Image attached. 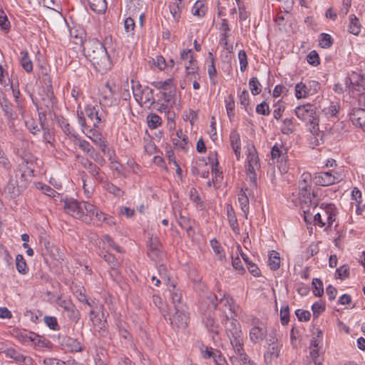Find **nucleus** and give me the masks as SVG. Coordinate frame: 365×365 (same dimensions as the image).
I'll return each instance as SVG.
<instances>
[{
  "label": "nucleus",
  "instance_id": "1",
  "mask_svg": "<svg viewBox=\"0 0 365 365\" xmlns=\"http://www.w3.org/2000/svg\"><path fill=\"white\" fill-rule=\"evenodd\" d=\"M28 170V173L33 174L34 170L29 169L26 165H19L18 168L13 172L8 173L9 180L5 187V192L9 195L10 197L14 198L19 196L22 189L26 187V182L24 180L26 170L24 168Z\"/></svg>",
  "mask_w": 365,
  "mask_h": 365
},
{
  "label": "nucleus",
  "instance_id": "2",
  "mask_svg": "<svg viewBox=\"0 0 365 365\" xmlns=\"http://www.w3.org/2000/svg\"><path fill=\"white\" fill-rule=\"evenodd\" d=\"M334 207L331 204L327 205L325 207H320L319 211L311 210L310 208L304 210V220L306 222L314 220L315 225L323 227L326 225L330 227L335 221Z\"/></svg>",
  "mask_w": 365,
  "mask_h": 365
},
{
  "label": "nucleus",
  "instance_id": "3",
  "mask_svg": "<svg viewBox=\"0 0 365 365\" xmlns=\"http://www.w3.org/2000/svg\"><path fill=\"white\" fill-rule=\"evenodd\" d=\"M296 115L307 122L309 125V130L314 135V145H318L317 137L320 135V130L319 128V118L317 115L316 108L313 105L306 104L299 106L295 109Z\"/></svg>",
  "mask_w": 365,
  "mask_h": 365
},
{
  "label": "nucleus",
  "instance_id": "4",
  "mask_svg": "<svg viewBox=\"0 0 365 365\" xmlns=\"http://www.w3.org/2000/svg\"><path fill=\"white\" fill-rule=\"evenodd\" d=\"M63 208L65 211L76 219L84 220L91 212V204L88 202H78L73 198L66 199L64 201Z\"/></svg>",
  "mask_w": 365,
  "mask_h": 365
},
{
  "label": "nucleus",
  "instance_id": "5",
  "mask_svg": "<svg viewBox=\"0 0 365 365\" xmlns=\"http://www.w3.org/2000/svg\"><path fill=\"white\" fill-rule=\"evenodd\" d=\"M170 324L178 329L184 330L187 327L189 314L187 307L184 304L176 305L173 310L168 311Z\"/></svg>",
  "mask_w": 365,
  "mask_h": 365
},
{
  "label": "nucleus",
  "instance_id": "6",
  "mask_svg": "<svg viewBox=\"0 0 365 365\" xmlns=\"http://www.w3.org/2000/svg\"><path fill=\"white\" fill-rule=\"evenodd\" d=\"M247 175L250 179L252 185L255 187L257 185V174L256 171L260 168L259 160L255 148L253 145L247 147Z\"/></svg>",
  "mask_w": 365,
  "mask_h": 365
},
{
  "label": "nucleus",
  "instance_id": "7",
  "mask_svg": "<svg viewBox=\"0 0 365 365\" xmlns=\"http://www.w3.org/2000/svg\"><path fill=\"white\" fill-rule=\"evenodd\" d=\"M272 163L277 164L279 171L286 173L288 171L287 149L282 145H274L271 150Z\"/></svg>",
  "mask_w": 365,
  "mask_h": 365
},
{
  "label": "nucleus",
  "instance_id": "8",
  "mask_svg": "<svg viewBox=\"0 0 365 365\" xmlns=\"http://www.w3.org/2000/svg\"><path fill=\"white\" fill-rule=\"evenodd\" d=\"M97 51H93V52H97L99 56L93 57L95 60V62H93V65L95 66L97 72L103 74L111 68V62L108 55L106 47H97Z\"/></svg>",
  "mask_w": 365,
  "mask_h": 365
},
{
  "label": "nucleus",
  "instance_id": "9",
  "mask_svg": "<svg viewBox=\"0 0 365 365\" xmlns=\"http://www.w3.org/2000/svg\"><path fill=\"white\" fill-rule=\"evenodd\" d=\"M133 92L135 100L141 105H152L155 103L153 91L148 87L142 88L140 85L133 86Z\"/></svg>",
  "mask_w": 365,
  "mask_h": 365
},
{
  "label": "nucleus",
  "instance_id": "10",
  "mask_svg": "<svg viewBox=\"0 0 365 365\" xmlns=\"http://www.w3.org/2000/svg\"><path fill=\"white\" fill-rule=\"evenodd\" d=\"M226 333L232 345L243 342L241 327L236 319H231L227 324Z\"/></svg>",
  "mask_w": 365,
  "mask_h": 365
},
{
  "label": "nucleus",
  "instance_id": "11",
  "mask_svg": "<svg viewBox=\"0 0 365 365\" xmlns=\"http://www.w3.org/2000/svg\"><path fill=\"white\" fill-rule=\"evenodd\" d=\"M252 324L253 327L250 331V339L255 344L263 341L267 334L266 326L258 319L254 318Z\"/></svg>",
  "mask_w": 365,
  "mask_h": 365
},
{
  "label": "nucleus",
  "instance_id": "12",
  "mask_svg": "<svg viewBox=\"0 0 365 365\" xmlns=\"http://www.w3.org/2000/svg\"><path fill=\"white\" fill-rule=\"evenodd\" d=\"M234 354L230 356L232 365H247L251 361L244 349L243 342L232 345Z\"/></svg>",
  "mask_w": 365,
  "mask_h": 365
},
{
  "label": "nucleus",
  "instance_id": "13",
  "mask_svg": "<svg viewBox=\"0 0 365 365\" xmlns=\"http://www.w3.org/2000/svg\"><path fill=\"white\" fill-rule=\"evenodd\" d=\"M299 202L301 208L304 212V210L310 208L311 210L314 211L317 209L318 202L314 192L311 193L309 190L305 191H300L299 192Z\"/></svg>",
  "mask_w": 365,
  "mask_h": 365
},
{
  "label": "nucleus",
  "instance_id": "14",
  "mask_svg": "<svg viewBox=\"0 0 365 365\" xmlns=\"http://www.w3.org/2000/svg\"><path fill=\"white\" fill-rule=\"evenodd\" d=\"M0 106L7 120L9 127L12 128L14 125V120L17 119V114L14 110V106L7 98H3L0 100Z\"/></svg>",
  "mask_w": 365,
  "mask_h": 365
},
{
  "label": "nucleus",
  "instance_id": "15",
  "mask_svg": "<svg viewBox=\"0 0 365 365\" xmlns=\"http://www.w3.org/2000/svg\"><path fill=\"white\" fill-rule=\"evenodd\" d=\"M345 83L349 88L358 92L365 91V78L356 72H352L350 76L345 79Z\"/></svg>",
  "mask_w": 365,
  "mask_h": 365
},
{
  "label": "nucleus",
  "instance_id": "16",
  "mask_svg": "<svg viewBox=\"0 0 365 365\" xmlns=\"http://www.w3.org/2000/svg\"><path fill=\"white\" fill-rule=\"evenodd\" d=\"M20 336L24 343L31 341L40 347H48L50 344L48 340L34 332L21 333Z\"/></svg>",
  "mask_w": 365,
  "mask_h": 365
},
{
  "label": "nucleus",
  "instance_id": "17",
  "mask_svg": "<svg viewBox=\"0 0 365 365\" xmlns=\"http://www.w3.org/2000/svg\"><path fill=\"white\" fill-rule=\"evenodd\" d=\"M93 143L98 148L103 155L110 158L111 153L108 147L107 140L103 137L102 134L98 131L93 132Z\"/></svg>",
  "mask_w": 365,
  "mask_h": 365
},
{
  "label": "nucleus",
  "instance_id": "18",
  "mask_svg": "<svg viewBox=\"0 0 365 365\" xmlns=\"http://www.w3.org/2000/svg\"><path fill=\"white\" fill-rule=\"evenodd\" d=\"M6 357L12 359L16 363L22 365H31L32 359L29 356H24L13 348H7L5 351Z\"/></svg>",
  "mask_w": 365,
  "mask_h": 365
},
{
  "label": "nucleus",
  "instance_id": "19",
  "mask_svg": "<svg viewBox=\"0 0 365 365\" xmlns=\"http://www.w3.org/2000/svg\"><path fill=\"white\" fill-rule=\"evenodd\" d=\"M316 183L322 186H329L339 181L338 177L332 175L331 172H322L315 177Z\"/></svg>",
  "mask_w": 365,
  "mask_h": 365
},
{
  "label": "nucleus",
  "instance_id": "20",
  "mask_svg": "<svg viewBox=\"0 0 365 365\" xmlns=\"http://www.w3.org/2000/svg\"><path fill=\"white\" fill-rule=\"evenodd\" d=\"M100 104L104 107L113 104V93L108 83H106L101 89L99 98Z\"/></svg>",
  "mask_w": 365,
  "mask_h": 365
},
{
  "label": "nucleus",
  "instance_id": "21",
  "mask_svg": "<svg viewBox=\"0 0 365 365\" xmlns=\"http://www.w3.org/2000/svg\"><path fill=\"white\" fill-rule=\"evenodd\" d=\"M351 122L365 131V109L357 108L352 111L350 115Z\"/></svg>",
  "mask_w": 365,
  "mask_h": 365
},
{
  "label": "nucleus",
  "instance_id": "22",
  "mask_svg": "<svg viewBox=\"0 0 365 365\" xmlns=\"http://www.w3.org/2000/svg\"><path fill=\"white\" fill-rule=\"evenodd\" d=\"M186 71V78L191 81L192 78L199 76L198 66L195 58L183 63Z\"/></svg>",
  "mask_w": 365,
  "mask_h": 365
},
{
  "label": "nucleus",
  "instance_id": "23",
  "mask_svg": "<svg viewBox=\"0 0 365 365\" xmlns=\"http://www.w3.org/2000/svg\"><path fill=\"white\" fill-rule=\"evenodd\" d=\"M59 306L67 312L68 317L74 322L78 319V312L76 309L75 306L70 300H61Z\"/></svg>",
  "mask_w": 365,
  "mask_h": 365
},
{
  "label": "nucleus",
  "instance_id": "24",
  "mask_svg": "<svg viewBox=\"0 0 365 365\" xmlns=\"http://www.w3.org/2000/svg\"><path fill=\"white\" fill-rule=\"evenodd\" d=\"M167 286L174 307H175L176 305L182 304L181 302L182 293L180 289L176 287V284L173 282Z\"/></svg>",
  "mask_w": 365,
  "mask_h": 365
},
{
  "label": "nucleus",
  "instance_id": "25",
  "mask_svg": "<svg viewBox=\"0 0 365 365\" xmlns=\"http://www.w3.org/2000/svg\"><path fill=\"white\" fill-rule=\"evenodd\" d=\"M71 43L76 46H83L86 34L82 29L73 28L70 30Z\"/></svg>",
  "mask_w": 365,
  "mask_h": 365
},
{
  "label": "nucleus",
  "instance_id": "26",
  "mask_svg": "<svg viewBox=\"0 0 365 365\" xmlns=\"http://www.w3.org/2000/svg\"><path fill=\"white\" fill-rule=\"evenodd\" d=\"M237 1L238 4V10H239V18H240V24L242 30H247L250 28V13L245 10L244 6H242L239 3V0Z\"/></svg>",
  "mask_w": 365,
  "mask_h": 365
},
{
  "label": "nucleus",
  "instance_id": "27",
  "mask_svg": "<svg viewBox=\"0 0 365 365\" xmlns=\"http://www.w3.org/2000/svg\"><path fill=\"white\" fill-rule=\"evenodd\" d=\"M148 253L150 257L152 258L153 259L158 258L160 254V247H161L159 240L157 238H150L148 242Z\"/></svg>",
  "mask_w": 365,
  "mask_h": 365
},
{
  "label": "nucleus",
  "instance_id": "28",
  "mask_svg": "<svg viewBox=\"0 0 365 365\" xmlns=\"http://www.w3.org/2000/svg\"><path fill=\"white\" fill-rule=\"evenodd\" d=\"M230 140L231 147L235 154V156L237 159L239 160L240 157L241 149L240 136L239 133L235 130L232 131L230 133Z\"/></svg>",
  "mask_w": 365,
  "mask_h": 365
},
{
  "label": "nucleus",
  "instance_id": "29",
  "mask_svg": "<svg viewBox=\"0 0 365 365\" xmlns=\"http://www.w3.org/2000/svg\"><path fill=\"white\" fill-rule=\"evenodd\" d=\"M219 302L220 303H222L225 307H228L232 314V317L237 314L240 307L238 305L235 304L234 299L232 297L224 295L223 297L220 299Z\"/></svg>",
  "mask_w": 365,
  "mask_h": 365
},
{
  "label": "nucleus",
  "instance_id": "30",
  "mask_svg": "<svg viewBox=\"0 0 365 365\" xmlns=\"http://www.w3.org/2000/svg\"><path fill=\"white\" fill-rule=\"evenodd\" d=\"M41 128L43 130V142L46 144H49L52 147H54V132L52 130H51L48 127L45 126L43 123H41Z\"/></svg>",
  "mask_w": 365,
  "mask_h": 365
},
{
  "label": "nucleus",
  "instance_id": "31",
  "mask_svg": "<svg viewBox=\"0 0 365 365\" xmlns=\"http://www.w3.org/2000/svg\"><path fill=\"white\" fill-rule=\"evenodd\" d=\"M227 218H228L230 225L231 226V227L232 228L233 231L235 233H238L239 227H238L237 220L235 217L234 210H233L232 207L230 205H228L227 206Z\"/></svg>",
  "mask_w": 365,
  "mask_h": 365
},
{
  "label": "nucleus",
  "instance_id": "32",
  "mask_svg": "<svg viewBox=\"0 0 365 365\" xmlns=\"http://www.w3.org/2000/svg\"><path fill=\"white\" fill-rule=\"evenodd\" d=\"M58 123L66 135L76 138L73 128L70 125L66 119L63 117L58 118Z\"/></svg>",
  "mask_w": 365,
  "mask_h": 365
},
{
  "label": "nucleus",
  "instance_id": "33",
  "mask_svg": "<svg viewBox=\"0 0 365 365\" xmlns=\"http://www.w3.org/2000/svg\"><path fill=\"white\" fill-rule=\"evenodd\" d=\"M16 267L17 271L22 274L29 272V267L22 255H17L16 257Z\"/></svg>",
  "mask_w": 365,
  "mask_h": 365
},
{
  "label": "nucleus",
  "instance_id": "34",
  "mask_svg": "<svg viewBox=\"0 0 365 365\" xmlns=\"http://www.w3.org/2000/svg\"><path fill=\"white\" fill-rule=\"evenodd\" d=\"M21 64L23 68L27 72L30 73L33 71V63L31 60L29 58V53L26 51H23L21 52Z\"/></svg>",
  "mask_w": 365,
  "mask_h": 365
},
{
  "label": "nucleus",
  "instance_id": "35",
  "mask_svg": "<svg viewBox=\"0 0 365 365\" xmlns=\"http://www.w3.org/2000/svg\"><path fill=\"white\" fill-rule=\"evenodd\" d=\"M207 9L203 1H197L192 9V14L198 17L205 15Z\"/></svg>",
  "mask_w": 365,
  "mask_h": 365
},
{
  "label": "nucleus",
  "instance_id": "36",
  "mask_svg": "<svg viewBox=\"0 0 365 365\" xmlns=\"http://www.w3.org/2000/svg\"><path fill=\"white\" fill-rule=\"evenodd\" d=\"M269 266L273 269H277L280 266V257L279 254L274 250H272L269 255Z\"/></svg>",
  "mask_w": 365,
  "mask_h": 365
},
{
  "label": "nucleus",
  "instance_id": "37",
  "mask_svg": "<svg viewBox=\"0 0 365 365\" xmlns=\"http://www.w3.org/2000/svg\"><path fill=\"white\" fill-rule=\"evenodd\" d=\"M279 355V348L278 345L273 346L264 354V361L267 364L271 363L274 358H277Z\"/></svg>",
  "mask_w": 365,
  "mask_h": 365
},
{
  "label": "nucleus",
  "instance_id": "38",
  "mask_svg": "<svg viewBox=\"0 0 365 365\" xmlns=\"http://www.w3.org/2000/svg\"><path fill=\"white\" fill-rule=\"evenodd\" d=\"M93 110H95V119L96 120L94 123V126L98 128H102L104 125L103 123L106 121V113L103 110H96L95 107H93Z\"/></svg>",
  "mask_w": 365,
  "mask_h": 365
},
{
  "label": "nucleus",
  "instance_id": "39",
  "mask_svg": "<svg viewBox=\"0 0 365 365\" xmlns=\"http://www.w3.org/2000/svg\"><path fill=\"white\" fill-rule=\"evenodd\" d=\"M238 202L241 206L242 210L246 213L249 210V199L244 190H241L238 194Z\"/></svg>",
  "mask_w": 365,
  "mask_h": 365
},
{
  "label": "nucleus",
  "instance_id": "40",
  "mask_svg": "<svg viewBox=\"0 0 365 365\" xmlns=\"http://www.w3.org/2000/svg\"><path fill=\"white\" fill-rule=\"evenodd\" d=\"M66 346L68 348V349L70 351H80L82 349V346L77 340L72 339V338H68L66 341Z\"/></svg>",
  "mask_w": 365,
  "mask_h": 365
},
{
  "label": "nucleus",
  "instance_id": "41",
  "mask_svg": "<svg viewBox=\"0 0 365 365\" xmlns=\"http://www.w3.org/2000/svg\"><path fill=\"white\" fill-rule=\"evenodd\" d=\"M149 63H152L160 71H163L168 67L165 58L160 55L157 56L155 58H152V61H150Z\"/></svg>",
  "mask_w": 365,
  "mask_h": 365
},
{
  "label": "nucleus",
  "instance_id": "42",
  "mask_svg": "<svg viewBox=\"0 0 365 365\" xmlns=\"http://www.w3.org/2000/svg\"><path fill=\"white\" fill-rule=\"evenodd\" d=\"M44 365H74L73 361H63L57 358H46L43 360Z\"/></svg>",
  "mask_w": 365,
  "mask_h": 365
},
{
  "label": "nucleus",
  "instance_id": "43",
  "mask_svg": "<svg viewBox=\"0 0 365 365\" xmlns=\"http://www.w3.org/2000/svg\"><path fill=\"white\" fill-rule=\"evenodd\" d=\"M310 182H311V175L308 173H304L302 175V180L299 182V188L300 191H305V190H310L311 186H310Z\"/></svg>",
  "mask_w": 365,
  "mask_h": 365
},
{
  "label": "nucleus",
  "instance_id": "44",
  "mask_svg": "<svg viewBox=\"0 0 365 365\" xmlns=\"http://www.w3.org/2000/svg\"><path fill=\"white\" fill-rule=\"evenodd\" d=\"M249 85L250 87V91L254 96L258 95L260 93L262 88L261 85L256 77L252 78L249 81Z\"/></svg>",
  "mask_w": 365,
  "mask_h": 365
},
{
  "label": "nucleus",
  "instance_id": "45",
  "mask_svg": "<svg viewBox=\"0 0 365 365\" xmlns=\"http://www.w3.org/2000/svg\"><path fill=\"white\" fill-rule=\"evenodd\" d=\"M107 9L106 0H93V11L103 13Z\"/></svg>",
  "mask_w": 365,
  "mask_h": 365
},
{
  "label": "nucleus",
  "instance_id": "46",
  "mask_svg": "<svg viewBox=\"0 0 365 365\" xmlns=\"http://www.w3.org/2000/svg\"><path fill=\"white\" fill-rule=\"evenodd\" d=\"M310 357L315 365H322L324 361L323 356L320 354L319 349H310Z\"/></svg>",
  "mask_w": 365,
  "mask_h": 365
},
{
  "label": "nucleus",
  "instance_id": "47",
  "mask_svg": "<svg viewBox=\"0 0 365 365\" xmlns=\"http://www.w3.org/2000/svg\"><path fill=\"white\" fill-rule=\"evenodd\" d=\"M180 4L177 2L172 3L169 5L170 12L175 21H178L180 17V11L182 6Z\"/></svg>",
  "mask_w": 365,
  "mask_h": 365
},
{
  "label": "nucleus",
  "instance_id": "48",
  "mask_svg": "<svg viewBox=\"0 0 365 365\" xmlns=\"http://www.w3.org/2000/svg\"><path fill=\"white\" fill-rule=\"evenodd\" d=\"M349 31L354 35H358L359 34L361 26L359 23V19L356 16L351 18Z\"/></svg>",
  "mask_w": 365,
  "mask_h": 365
},
{
  "label": "nucleus",
  "instance_id": "49",
  "mask_svg": "<svg viewBox=\"0 0 365 365\" xmlns=\"http://www.w3.org/2000/svg\"><path fill=\"white\" fill-rule=\"evenodd\" d=\"M210 245L218 258L220 260L223 259L225 257V254L219 242L215 239H213L210 241Z\"/></svg>",
  "mask_w": 365,
  "mask_h": 365
},
{
  "label": "nucleus",
  "instance_id": "50",
  "mask_svg": "<svg viewBox=\"0 0 365 365\" xmlns=\"http://www.w3.org/2000/svg\"><path fill=\"white\" fill-rule=\"evenodd\" d=\"M294 130V126L293 125L292 120L289 118H286L283 120V124L281 128V130L282 133L289 135L293 133Z\"/></svg>",
  "mask_w": 365,
  "mask_h": 365
},
{
  "label": "nucleus",
  "instance_id": "51",
  "mask_svg": "<svg viewBox=\"0 0 365 365\" xmlns=\"http://www.w3.org/2000/svg\"><path fill=\"white\" fill-rule=\"evenodd\" d=\"M307 62L313 66H317L320 64V59L318 53L316 51H310L307 56Z\"/></svg>",
  "mask_w": 365,
  "mask_h": 365
},
{
  "label": "nucleus",
  "instance_id": "52",
  "mask_svg": "<svg viewBox=\"0 0 365 365\" xmlns=\"http://www.w3.org/2000/svg\"><path fill=\"white\" fill-rule=\"evenodd\" d=\"M173 80L171 78H168L164 81H155L152 83V85L156 88L157 89H162L164 91H168L172 86Z\"/></svg>",
  "mask_w": 365,
  "mask_h": 365
},
{
  "label": "nucleus",
  "instance_id": "53",
  "mask_svg": "<svg viewBox=\"0 0 365 365\" xmlns=\"http://www.w3.org/2000/svg\"><path fill=\"white\" fill-rule=\"evenodd\" d=\"M161 124V118L156 114H151L148 116V125L150 128H156Z\"/></svg>",
  "mask_w": 365,
  "mask_h": 365
},
{
  "label": "nucleus",
  "instance_id": "54",
  "mask_svg": "<svg viewBox=\"0 0 365 365\" xmlns=\"http://www.w3.org/2000/svg\"><path fill=\"white\" fill-rule=\"evenodd\" d=\"M312 284L314 286L313 292L314 295L317 297H321L324 293V289L322 281L317 278L313 279Z\"/></svg>",
  "mask_w": 365,
  "mask_h": 365
},
{
  "label": "nucleus",
  "instance_id": "55",
  "mask_svg": "<svg viewBox=\"0 0 365 365\" xmlns=\"http://www.w3.org/2000/svg\"><path fill=\"white\" fill-rule=\"evenodd\" d=\"M158 272L161 279L164 282L166 285H168L171 282L170 278L168 274V270L165 265L160 264L158 267Z\"/></svg>",
  "mask_w": 365,
  "mask_h": 365
},
{
  "label": "nucleus",
  "instance_id": "56",
  "mask_svg": "<svg viewBox=\"0 0 365 365\" xmlns=\"http://www.w3.org/2000/svg\"><path fill=\"white\" fill-rule=\"evenodd\" d=\"M44 322L52 330H58L59 325L58 324L57 319L55 317L45 316L44 317Z\"/></svg>",
  "mask_w": 365,
  "mask_h": 365
},
{
  "label": "nucleus",
  "instance_id": "57",
  "mask_svg": "<svg viewBox=\"0 0 365 365\" xmlns=\"http://www.w3.org/2000/svg\"><path fill=\"white\" fill-rule=\"evenodd\" d=\"M153 302L155 304V305L160 310L161 313L164 316H165V314L168 312V310L161 297L158 295H153Z\"/></svg>",
  "mask_w": 365,
  "mask_h": 365
},
{
  "label": "nucleus",
  "instance_id": "58",
  "mask_svg": "<svg viewBox=\"0 0 365 365\" xmlns=\"http://www.w3.org/2000/svg\"><path fill=\"white\" fill-rule=\"evenodd\" d=\"M10 27L11 24L6 13L2 9H0V28L4 30H8Z\"/></svg>",
  "mask_w": 365,
  "mask_h": 365
},
{
  "label": "nucleus",
  "instance_id": "59",
  "mask_svg": "<svg viewBox=\"0 0 365 365\" xmlns=\"http://www.w3.org/2000/svg\"><path fill=\"white\" fill-rule=\"evenodd\" d=\"M195 57V52L192 49H183L180 52V60L182 63H185L189 60L193 59Z\"/></svg>",
  "mask_w": 365,
  "mask_h": 365
},
{
  "label": "nucleus",
  "instance_id": "60",
  "mask_svg": "<svg viewBox=\"0 0 365 365\" xmlns=\"http://www.w3.org/2000/svg\"><path fill=\"white\" fill-rule=\"evenodd\" d=\"M280 319L283 325L287 324L289 321V309L287 305L283 306L280 309Z\"/></svg>",
  "mask_w": 365,
  "mask_h": 365
},
{
  "label": "nucleus",
  "instance_id": "61",
  "mask_svg": "<svg viewBox=\"0 0 365 365\" xmlns=\"http://www.w3.org/2000/svg\"><path fill=\"white\" fill-rule=\"evenodd\" d=\"M205 324L211 332H214L215 334L218 333L217 327L215 326V319L211 315H208L205 319Z\"/></svg>",
  "mask_w": 365,
  "mask_h": 365
},
{
  "label": "nucleus",
  "instance_id": "62",
  "mask_svg": "<svg viewBox=\"0 0 365 365\" xmlns=\"http://www.w3.org/2000/svg\"><path fill=\"white\" fill-rule=\"evenodd\" d=\"M101 240L103 241V244L107 245L108 247H112L118 252H122L121 247L117 245L108 235H105Z\"/></svg>",
  "mask_w": 365,
  "mask_h": 365
},
{
  "label": "nucleus",
  "instance_id": "63",
  "mask_svg": "<svg viewBox=\"0 0 365 365\" xmlns=\"http://www.w3.org/2000/svg\"><path fill=\"white\" fill-rule=\"evenodd\" d=\"M312 309L313 312V315L314 317H318V316L324 311L325 305L322 302H315L312 307Z\"/></svg>",
  "mask_w": 365,
  "mask_h": 365
},
{
  "label": "nucleus",
  "instance_id": "64",
  "mask_svg": "<svg viewBox=\"0 0 365 365\" xmlns=\"http://www.w3.org/2000/svg\"><path fill=\"white\" fill-rule=\"evenodd\" d=\"M333 44V39L331 36L325 33H322L319 36V46H331Z\"/></svg>",
  "mask_w": 365,
  "mask_h": 365
}]
</instances>
